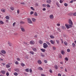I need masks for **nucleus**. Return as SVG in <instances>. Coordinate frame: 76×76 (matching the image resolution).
I'll use <instances>...</instances> for the list:
<instances>
[{
    "label": "nucleus",
    "mask_w": 76,
    "mask_h": 76,
    "mask_svg": "<svg viewBox=\"0 0 76 76\" xmlns=\"http://www.w3.org/2000/svg\"><path fill=\"white\" fill-rule=\"evenodd\" d=\"M32 20L33 22H35V21H36V19L34 18H32Z\"/></svg>",
    "instance_id": "9b49d317"
},
{
    "label": "nucleus",
    "mask_w": 76,
    "mask_h": 76,
    "mask_svg": "<svg viewBox=\"0 0 76 76\" xmlns=\"http://www.w3.org/2000/svg\"><path fill=\"white\" fill-rule=\"evenodd\" d=\"M21 66H22L23 67H24V66H25V64H23V63L21 64Z\"/></svg>",
    "instance_id": "cd10ccee"
},
{
    "label": "nucleus",
    "mask_w": 76,
    "mask_h": 76,
    "mask_svg": "<svg viewBox=\"0 0 76 76\" xmlns=\"http://www.w3.org/2000/svg\"><path fill=\"white\" fill-rule=\"evenodd\" d=\"M38 63L39 64H41L42 63V62H41V61L40 60H39L37 61Z\"/></svg>",
    "instance_id": "4468645a"
},
{
    "label": "nucleus",
    "mask_w": 76,
    "mask_h": 76,
    "mask_svg": "<svg viewBox=\"0 0 76 76\" xmlns=\"http://www.w3.org/2000/svg\"><path fill=\"white\" fill-rule=\"evenodd\" d=\"M65 26H66V27L67 29H69V25L66 24Z\"/></svg>",
    "instance_id": "f8f14e48"
},
{
    "label": "nucleus",
    "mask_w": 76,
    "mask_h": 76,
    "mask_svg": "<svg viewBox=\"0 0 76 76\" xmlns=\"http://www.w3.org/2000/svg\"><path fill=\"white\" fill-rule=\"evenodd\" d=\"M50 37L51 38H54V36H53L51 35V36H50Z\"/></svg>",
    "instance_id": "4c0bfd02"
},
{
    "label": "nucleus",
    "mask_w": 76,
    "mask_h": 76,
    "mask_svg": "<svg viewBox=\"0 0 76 76\" xmlns=\"http://www.w3.org/2000/svg\"><path fill=\"white\" fill-rule=\"evenodd\" d=\"M1 73L2 74H3V75H4L5 73H6V71H5L1 70Z\"/></svg>",
    "instance_id": "20e7f679"
},
{
    "label": "nucleus",
    "mask_w": 76,
    "mask_h": 76,
    "mask_svg": "<svg viewBox=\"0 0 76 76\" xmlns=\"http://www.w3.org/2000/svg\"><path fill=\"white\" fill-rule=\"evenodd\" d=\"M17 60H18V61H20V59L19 58H17Z\"/></svg>",
    "instance_id": "e2e57ef3"
},
{
    "label": "nucleus",
    "mask_w": 76,
    "mask_h": 76,
    "mask_svg": "<svg viewBox=\"0 0 76 76\" xmlns=\"http://www.w3.org/2000/svg\"><path fill=\"white\" fill-rule=\"evenodd\" d=\"M46 2L48 4H51V1L50 0H48L46 1Z\"/></svg>",
    "instance_id": "39448f33"
},
{
    "label": "nucleus",
    "mask_w": 76,
    "mask_h": 76,
    "mask_svg": "<svg viewBox=\"0 0 76 76\" xmlns=\"http://www.w3.org/2000/svg\"><path fill=\"white\" fill-rule=\"evenodd\" d=\"M29 72H30V73H31V72H32V69H30Z\"/></svg>",
    "instance_id": "4d7b16f0"
},
{
    "label": "nucleus",
    "mask_w": 76,
    "mask_h": 76,
    "mask_svg": "<svg viewBox=\"0 0 76 76\" xmlns=\"http://www.w3.org/2000/svg\"><path fill=\"white\" fill-rule=\"evenodd\" d=\"M41 56H42V57H45V56L42 54H41Z\"/></svg>",
    "instance_id": "5fc2aeb1"
},
{
    "label": "nucleus",
    "mask_w": 76,
    "mask_h": 76,
    "mask_svg": "<svg viewBox=\"0 0 76 76\" xmlns=\"http://www.w3.org/2000/svg\"><path fill=\"white\" fill-rule=\"evenodd\" d=\"M54 67L56 69H58V66L56 65Z\"/></svg>",
    "instance_id": "473e14b6"
},
{
    "label": "nucleus",
    "mask_w": 76,
    "mask_h": 76,
    "mask_svg": "<svg viewBox=\"0 0 76 76\" xmlns=\"http://www.w3.org/2000/svg\"><path fill=\"white\" fill-rule=\"evenodd\" d=\"M31 10H34V8L32 7H31Z\"/></svg>",
    "instance_id": "c03bdc74"
},
{
    "label": "nucleus",
    "mask_w": 76,
    "mask_h": 76,
    "mask_svg": "<svg viewBox=\"0 0 76 76\" xmlns=\"http://www.w3.org/2000/svg\"><path fill=\"white\" fill-rule=\"evenodd\" d=\"M15 70L16 72H19V69H15Z\"/></svg>",
    "instance_id": "c85d7f7f"
},
{
    "label": "nucleus",
    "mask_w": 76,
    "mask_h": 76,
    "mask_svg": "<svg viewBox=\"0 0 76 76\" xmlns=\"http://www.w3.org/2000/svg\"><path fill=\"white\" fill-rule=\"evenodd\" d=\"M56 41L57 44H59V40H56Z\"/></svg>",
    "instance_id": "37998d69"
},
{
    "label": "nucleus",
    "mask_w": 76,
    "mask_h": 76,
    "mask_svg": "<svg viewBox=\"0 0 76 76\" xmlns=\"http://www.w3.org/2000/svg\"><path fill=\"white\" fill-rule=\"evenodd\" d=\"M17 13L18 14H19V10H17Z\"/></svg>",
    "instance_id": "680f3d73"
},
{
    "label": "nucleus",
    "mask_w": 76,
    "mask_h": 76,
    "mask_svg": "<svg viewBox=\"0 0 76 76\" xmlns=\"http://www.w3.org/2000/svg\"><path fill=\"white\" fill-rule=\"evenodd\" d=\"M0 23L1 24H2V25H3V24L4 23L3 22V21L1 20H0Z\"/></svg>",
    "instance_id": "c756f323"
},
{
    "label": "nucleus",
    "mask_w": 76,
    "mask_h": 76,
    "mask_svg": "<svg viewBox=\"0 0 76 76\" xmlns=\"http://www.w3.org/2000/svg\"><path fill=\"white\" fill-rule=\"evenodd\" d=\"M72 45L73 47H75L76 46V45H75V44L74 43H72Z\"/></svg>",
    "instance_id": "a878e982"
},
{
    "label": "nucleus",
    "mask_w": 76,
    "mask_h": 76,
    "mask_svg": "<svg viewBox=\"0 0 76 76\" xmlns=\"http://www.w3.org/2000/svg\"><path fill=\"white\" fill-rule=\"evenodd\" d=\"M15 24H16V22H14V23H13V26H14Z\"/></svg>",
    "instance_id": "6e6d98bb"
},
{
    "label": "nucleus",
    "mask_w": 76,
    "mask_h": 76,
    "mask_svg": "<svg viewBox=\"0 0 76 76\" xmlns=\"http://www.w3.org/2000/svg\"><path fill=\"white\" fill-rule=\"evenodd\" d=\"M44 61L45 63H47V61L46 60H44Z\"/></svg>",
    "instance_id": "052dcab7"
},
{
    "label": "nucleus",
    "mask_w": 76,
    "mask_h": 76,
    "mask_svg": "<svg viewBox=\"0 0 76 76\" xmlns=\"http://www.w3.org/2000/svg\"><path fill=\"white\" fill-rule=\"evenodd\" d=\"M69 23L71 25H73V22H72L71 19L69 20Z\"/></svg>",
    "instance_id": "7ed1b4c3"
},
{
    "label": "nucleus",
    "mask_w": 76,
    "mask_h": 76,
    "mask_svg": "<svg viewBox=\"0 0 76 76\" xmlns=\"http://www.w3.org/2000/svg\"><path fill=\"white\" fill-rule=\"evenodd\" d=\"M49 72L51 73H53V72L52 71V70H51V69H50V71H49Z\"/></svg>",
    "instance_id": "bf43d9fd"
},
{
    "label": "nucleus",
    "mask_w": 76,
    "mask_h": 76,
    "mask_svg": "<svg viewBox=\"0 0 76 76\" xmlns=\"http://www.w3.org/2000/svg\"><path fill=\"white\" fill-rule=\"evenodd\" d=\"M32 50H33V51H37V49H36L35 48H33Z\"/></svg>",
    "instance_id": "393cba45"
},
{
    "label": "nucleus",
    "mask_w": 76,
    "mask_h": 76,
    "mask_svg": "<svg viewBox=\"0 0 76 76\" xmlns=\"http://www.w3.org/2000/svg\"><path fill=\"white\" fill-rule=\"evenodd\" d=\"M64 44L65 45H67V43L66 42H64Z\"/></svg>",
    "instance_id": "c9c22d12"
},
{
    "label": "nucleus",
    "mask_w": 76,
    "mask_h": 76,
    "mask_svg": "<svg viewBox=\"0 0 76 76\" xmlns=\"http://www.w3.org/2000/svg\"><path fill=\"white\" fill-rule=\"evenodd\" d=\"M67 52H70V50L69 49H67Z\"/></svg>",
    "instance_id": "8fccbe9b"
},
{
    "label": "nucleus",
    "mask_w": 76,
    "mask_h": 76,
    "mask_svg": "<svg viewBox=\"0 0 76 76\" xmlns=\"http://www.w3.org/2000/svg\"><path fill=\"white\" fill-rule=\"evenodd\" d=\"M25 71L27 72H29V69L27 68V69H25Z\"/></svg>",
    "instance_id": "f704fd0d"
},
{
    "label": "nucleus",
    "mask_w": 76,
    "mask_h": 76,
    "mask_svg": "<svg viewBox=\"0 0 76 76\" xmlns=\"http://www.w3.org/2000/svg\"><path fill=\"white\" fill-rule=\"evenodd\" d=\"M50 42L52 44H54V41H53V40H50Z\"/></svg>",
    "instance_id": "ddd939ff"
},
{
    "label": "nucleus",
    "mask_w": 76,
    "mask_h": 76,
    "mask_svg": "<svg viewBox=\"0 0 76 76\" xmlns=\"http://www.w3.org/2000/svg\"><path fill=\"white\" fill-rule=\"evenodd\" d=\"M34 38H37V35H35L34 36Z\"/></svg>",
    "instance_id": "0e129e2a"
},
{
    "label": "nucleus",
    "mask_w": 76,
    "mask_h": 76,
    "mask_svg": "<svg viewBox=\"0 0 76 76\" xmlns=\"http://www.w3.org/2000/svg\"><path fill=\"white\" fill-rule=\"evenodd\" d=\"M10 67V65L9 64H7L6 65V67H7V68H9Z\"/></svg>",
    "instance_id": "4be33fe9"
},
{
    "label": "nucleus",
    "mask_w": 76,
    "mask_h": 76,
    "mask_svg": "<svg viewBox=\"0 0 76 76\" xmlns=\"http://www.w3.org/2000/svg\"><path fill=\"white\" fill-rule=\"evenodd\" d=\"M41 50L42 52H45V50L44 49H41Z\"/></svg>",
    "instance_id": "b1692460"
},
{
    "label": "nucleus",
    "mask_w": 76,
    "mask_h": 76,
    "mask_svg": "<svg viewBox=\"0 0 76 76\" xmlns=\"http://www.w3.org/2000/svg\"><path fill=\"white\" fill-rule=\"evenodd\" d=\"M65 60H66V61H68V60H69V59H68V58H67V57H66L65 58Z\"/></svg>",
    "instance_id": "a18cd8bd"
},
{
    "label": "nucleus",
    "mask_w": 76,
    "mask_h": 76,
    "mask_svg": "<svg viewBox=\"0 0 76 76\" xmlns=\"http://www.w3.org/2000/svg\"><path fill=\"white\" fill-rule=\"evenodd\" d=\"M64 5L65 6L67 7L68 5V4L67 3H65L64 4Z\"/></svg>",
    "instance_id": "a19ab883"
},
{
    "label": "nucleus",
    "mask_w": 76,
    "mask_h": 76,
    "mask_svg": "<svg viewBox=\"0 0 76 76\" xmlns=\"http://www.w3.org/2000/svg\"><path fill=\"white\" fill-rule=\"evenodd\" d=\"M41 75V76H45V75L44 74H42Z\"/></svg>",
    "instance_id": "774afa93"
},
{
    "label": "nucleus",
    "mask_w": 76,
    "mask_h": 76,
    "mask_svg": "<svg viewBox=\"0 0 76 76\" xmlns=\"http://www.w3.org/2000/svg\"><path fill=\"white\" fill-rule=\"evenodd\" d=\"M14 75H15V76H17L18 75V74L17 72H15L14 73Z\"/></svg>",
    "instance_id": "7c9ffc66"
},
{
    "label": "nucleus",
    "mask_w": 76,
    "mask_h": 76,
    "mask_svg": "<svg viewBox=\"0 0 76 76\" xmlns=\"http://www.w3.org/2000/svg\"><path fill=\"white\" fill-rule=\"evenodd\" d=\"M50 19H53V15H50Z\"/></svg>",
    "instance_id": "2eb2a0df"
},
{
    "label": "nucleus",
    "mask_w": 76,
    "mask_h": 76,
    "mask_svg": "<svg viewBox=\"0 0 76 76\" xmlns=\"http://www.w3.org/2000/svg\"><path fill=\"white\" fill-rule=\"evenodd\" d=\"M59 1L60 3H63V1H62V0H60Z\"/></svg>",
    "instance_id": "864d4df0"
},
{
    "label": "nucleus",
    "mask_w": 76,
    "mask_h": 76,
    "mask_svg": "<svg viewBox=\"0 0 76 76\" xmlns=\"http://www.w3.org/2000/svg\"><path fill=\"white\" fill-rule=\"evenodd\" d=\"M20 24H24L25 23V22L23 21H21L20 22Z\"/></svg>",
    "instance_id": "2f4dec72"
},
{
    "label": "nucleus",
    "mask_w": 76,
    "mask_h": 76,
    "mask_svg": "<svg viewBox=\"0 0 76 76\" xmlns=\"http://www.w3.org/2000/svg\"><path fill=\"white\" fill-rule=\"evenodd\" d=\"M43 47L44 48H47V47H48V45L45 43L43 44Z\"/></svg>",
    "instance_id": "f03ea898"
},
{
    "label": "nucleus",
    "mask_w": 76,
    "mask_h": 76,
    "mask_svg": "<svg viewBox=\"0 0 76 76\" xmlns=\"http://www.w3.org/2000/svg\"><path fill=\"white\" fill-rule=\"evenodd\" d=\"M42 6H43V7H46V6H47V5L46 4H43L42 5Z\"/></svg>",
    "instance_id": "72a5a7b5"
},
{
    "label": "nucleus",
    "mask_w": 76,
    "mask_h": 76,
    "mask_svg": "<svg viewBox=\"0 0 76 76\" xmlns=\"http://www.w3.org/2000/svg\"><path fill=\"white\" fill-rule=\"evenodd\" d=\"M27 21L28 23H32V21L29 18H27Z\"/></svg>",
    "instance_id": "f257e3e1"
},
{
    "label": "nucleus",
    "mask_w": 76,
    "mask_h": 76,
    "mask_svg": "<svg viewBox=\"0 0 76 76\" xmlns=\"http://www.w3.org/2000/svg\"><path fill=\"white\" fill-rule=\"evenodd\" d=\"M5 18L6 19H10V18L8 16H7L5 17Z\"/></svg>",
    "instance_id": "6ab92c4d"
},
{
    "label": "nucleus",
    "mask_w": 76,
    "mask_h": 76,
    "mask_svg": "<svg viewBox=\"0 0 76 76\" xmlns=\"http://www.w3.org/2000/svg\"><path fill=\"white\" fill-rule=\"evenodd\" d=\"M46 6L47 7H50V5L49 4H47V5H46Z\"/></svg>",
    "instance_id": "ea45409f"
},
{
    "label": "nucleus",
    "mask_w": 76,
    "mask_h": 76,
    "mask_svg": "<svg viewBox=\"0 0 76 76\" xmlns=\"http://www.w3.org/2000/svg\"><path fill=\"white\" fill-rule=\"evenodd\" d=\"M59 58H61V54H60L59 55Z\"/></svg>",
    "instance_id": "58836bf2"
},
{
    "label": "nucleus",
    "mask_w": 76,
    "mask_h": 76,
    "mask_svg": "<svg viewBox=\"0 0 76 76\" xmlns=\"http://www.w3.org/2000/svg\"><path fill=\"white\" fill-rule=\"evenodd\" d=\"M30 43L31 44L34 45V44H35V42H34V41H31L30 42Z\"/></svg>",
    "instance_id": "423d86ee"
},
{
    "label": "nucleus",
    "mask_w": 76,
    "mask_h": 76,
    "mask_svg": "<svg viewBox=\"0 0 76 76\" xmlns=\"http://www.w3.org/2000/svg\"><path fill=\"white\" fill-rule=\"evenodd\" d=\"M30 54H32V55H34V52L33 51H30Z\"/></svg>",
    "instance_id": "bb28decb"
},
{
    "label": "nucleus",
    "mask_w": 76,
    "mask_h": 76,
    "mask_svg": "<svg viewBox=\"0 0 76 76\" xmlns=\"http://www.w3.org/2000/svg\"><path fill=\"white\" fill-rule=\"evenodd\" d=\"M20 29L22 31V32H25V29H24V28H21Z\"/></svg>",
    "instance_id": "6e6552de"
},
{
    "label": "nucleus",
    "mask_w": 76,
    "mask_h": 76,
    "mask_svg": "<svg viewBox=\"0 0 76 76\" xmlns=\"http://www.w3.org/2000/svg\"><path fill=\"white\" fill-rule=\"evenodd\" d=\"M1 12H6V10L4 9H1Z\"/></svg>",
    "instance_id": "aec40b11"
},
{
    "label": "nucleus",
    "mask_w": 76,
    "mask_h": 76,
    "mask_svg": "<svg viewBox=\"0 0 76 76\" xmlns=\"http://www.w3.org/2000/svg\"><path fill=\"white\" fill-rule=\"evenodd\" d=\"M16 64H19V63L17 61H16L15 62Z\"/></svg>",
    "instance_id": "de8ad7c7"
},
{
    "label": "nucleus",
    "mask_w": 76,
    "mask_h": 76,
    "mask_svg": "<svg viewBox=\"0 0 76 76\" xmlns=\"http://www.w3.org/2000/svg\"><path fill=\"white\" fill-rule=\"evenodd\" d=\"M6 75H7V76H8L9 75V72H7Z\"/></svg>",
    "instance_id": "09e8293b"
},
{
    "label": "nucleus",
    "mask_w": 76,
    "mask_h": 76,
    "mask_svg": "<svg viewBox=\"0 0 76 76\" xmlns=\"http://www.w3.org/2000/svg\"><path fill=\"white\" fill-rule=\"evenodd\" d=\"M33 13H34V12H33V11H31L30 12L31 15H32V14H33Z\"/></svg>",
    "instance_id": "603ef678"
},
{
    "label": "nucleus",
    "mask_w": 76,
    "mask_h": 76,
    "mask_svg": "<svg viewBox=\"0 0 76 76\" xmlns=\"http://www.w3.org/2000/svg\"><path fill=\"white\" fill-rule=\"evenodd\" d=\"M56 4L58 7H60V4L58 3V2H57L56 3Z\"/></svg>",
    "instance_id": "0eeeda50"
},
{
    "label": "nucleus",
    "mask_w": 76,
    "mask_h": 76,
    "mask_svg": "<svg viewBox=\"0 0 76 76\" xmlns=\"http://www.w3.org/2000/svg\"><path fill=\"white\" fill-rule=\"evenodd\" d=\"M61 53L62 54V55H64V53H65V52H64V51L62 50L61 51Z\"/></svg>",
    "instance_id": "1a4fd4ad"
},
{
    "label": "nucleus",
    "mask_w": 76,
    "mask_h": 76,
    "mask_svg": "<svg viewBox=\"0 0 76 76\" xmlns=\"http://www.w3.org/2000/svg\"><path fill=\"white\" fill-rule=\"evenodd\" d=\"M10 9H11L12 10H14V8L13 7H10Z\"/></svg>",
    "instance_id": "e433bc0d"
},
{
    "label": "nucleus",
    "mask_w": 76,
    "mask_h": 76,
    "mask_svg": "<svg viewBox=\"0 0 76 76\" xmlns=\"http://www.w3.org/2000/svg\"><path fill=\"white\" fill-rule=\"evenodd\" d=\"M73 25L72 24H68V26H69V28H72V26Z\"/></svg>",
    "instance_id": "dca6fc26"
},
{
    "label": "nucleus",
    "mask_w": 76,
    "mask_h": 76,
    "mask_svg": "<svg viewBox=\"0 0 76 76\" xmlns=\"http://www.w3.org/2000/svg\"><path fill=\"white\" fill-rule=\"evenodd\" d=\"M43 11H45L46 10V9L45 8H44L43 9Z\"/></svg>",
    "instance_id": "13d9d810"
},
{
    "label": "nucleus",
    "mask_w": 76,
    "mask_h": 76,
    "mask_svg": "<svg viewBox=\"0 0 76 76\" xmlns=\"http://www.w3.org/2000/svg\"><path fill=\"white\" fill-rule=\"evenodd\" d=\"M73 15H74V16H76V12L74 13Z\"/></svg>",
    "instance_id": "69168bd1"
},
{
    "label": "nucleus",
    "mask_w": 76,
    "mask_h": 76,
    "mask_svg": "<svg viewBox=\"0 0 76 76\" xmlns=\"http://www.w3.org/2000/svg\"><path fill=\"white\" fill-rule=\"evenodd\" d=\"M38 69L39 70H43V69L41 67H39Z\"/></svg>",
    "instance_id": "9d476101"
},
{
    "label": "nucleus",
    "mask_w": 76,
    "mask_h": 76,
    "mask_svg": "<svg viewBox=\"0 0 76 76\" xmlns=\"http://www.w3.org/2000/svg\"><path fill=\"white\" fill-rule=\"evenodd\" d=\"M39 44H42L43 43V42L42 41L39 40Z\"/></svg>",
    "instance_id": "a211bd4d"
},
{
    "label": "nucleus",
    "mask_w": 76,
    "mask_h": 76,
    "mask_svg": "<svg viewBox=\"0 0 76 76\" xmlns=\"http://www.w3.org/2000/svg\"><path fill=\"white\" fill-rule=\"evenodd\" d=\"M46 43H47V44H48V45H50V43L47 41H46Z\"/></svg>",
    "instance_id": "49530a36"
},
{
    "label": "nucleus",
    "mask_w": 76,
    "mask_h": 76,
    "mask_svg": "<svg viewBox=\"0 0 76 76\" xmlns=\"http://www.w3.org/2000/svg\"><path fill=\"white\" fill-rule=\"evenodd\" d=\"M58 30L59 31V32H61V30L60 29V28H57Z\"/></svg>",
    "instance_id": "3c124183"
},
{
    "label": "nucleus",
    "mask_w": 76,
    "mask_h": 76,
    "mask_svg": "<svg viewBox=\"0 0 76 76\" xmlns=\"http://www.w3.org/2000/svg\"><path fill=\"white\" fill-rule=\"evenodd\" d=\"M61 28L62 29H66V27L65 26H62Z\"/></svg>",
    "instance_id": "5701e85b"
},
{
    "label": "nucleus",
    "mask_w": 76,
    "mask_h": 76,
    "mask_svg": "<svg viewBox=\"0 0 76 76\" xmlns=\"http://www.w3.org/2000/svg\"><path fill=\"white\" fill-rule=\"evenodd\" d=\"M58 76H61V74H58Z\"/></svg>",
    "instance_id": "338daca9"
},
{
    "label": "nucleus",
    "mask_w": 76,
    "mask_h": 76,
    "mask_svg": "<svg viewBox=\"0 0 76 76\" xmlns=\"http://www.w3.org/2000/svg\"><path fill=\"white\" fill-rule=\"evenodd\" d=\"M34 15L35 16L37 17V16H38V14H37V12H35L34 13Z\"/></svg>",
    "instance_id": "412c9836"
},
{
    "label": "nucleus",
    "mask_w": 76,
    "mask_h": 76,
    "mask_svg": "<svg viewBox=\"0 0 76 76\" xmlns=\"http://www.w3.org/2000/svg\"><path fill=\"white\" fill-rule=\"evenodd\" d=\"M52 48L53 50H56V48L54 47H53V48Z\"/></svg>",
    "instance_id": "79ce46f5"
},
{
    "label": "nucleus",
    "mask_w": 76,
    "mask_h": 76,
    "mask_svg": "<svg viewBox=\"0 0 76 76\" xmlns=\"http://www.w3.org/2000/svg\"><path fill=\"white\" fill-rule=\"evenodd\" d=\"M1 53H3V54H6V51L3 50H1Z\"/></svg>",
    "instance_id": "f3484780"
}]
</instances>
